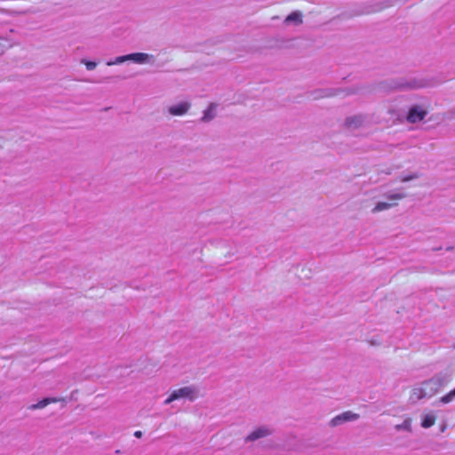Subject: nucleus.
Wrapping results in <instances>:
<instances>
[{
  "label": "nucleus",
  "mask_w": 455,
  "mask_h": 455,
  "mask_svg": "<svg viewBox=\"0 0 455 455\" xmlns=\"http://www.w3.org/2000/svg\"><path fill=\"white\" fill-rule=\"evenodd\" d=\"M445 429H446V425H445V424H443V425L441 427L440 430H441V432H444V431H445Z\"/></svg>",
  "instance_id": "obj_25"
},
{
  "label": "nucleus",
  "mask_w": 455,
  "mask_h": 455,
  "mask_svg": "<svg viewBox=\"0 0 455 455\" xmlns=\"http://www.w3.org/2000/svg\"><path fill=\"white\" fill-rule=\"evenodd\" d=\"M199 397V388L196 386H186L173 390L171 395L164 400L165 405L170 404L175 400L188 399L189 402H194Z\"/></svg>",
  "instance_id": "obj_1"
},
{
  "label": "nucleus",
  "mask_w": 455,
  "mask_h": 455,
  "mask_svg": "<svg viewBox=\"0 0 455 455\" xmlns=\"http://www.w3.org/2000/svg\"><path fill=\"white\" fill-rule=\"evenodd\" d=\"M449 379L442 374L435 375L432 379L421 384L423 393L427 397L434 395Z\"/></svg>",
  "instance_id": "obj_2"
},
{
  "label": "nucleus",
  "mask_w": 455,
  "mask_h": 455,
  "mask_svg": "<svg viewBox=\"0 0 455 455\" xmlns=\"http://www.w3.org/2000/svg\"><path fill=\"white\" fill-rule=\"evenodd\" d=\"M57 401H59V399L47 397V398H44V399L39 401L37 403L30 405L29 409L30 410L43 409L45 406H47L48 404H50L51 403H56Z\"/></svg>",
  "instance_id": "obj_11"
},
{
  "label": "nucleus",
  "mask_w": 455,
  "mask_h": 455,
  "mask_svg": "<svg viewBox=\"0 0 455 455\" xmlns=\"http://www.w3.org/2000/svg\"><path fill=\"white\" fill-rule=\"evenodd\" d=\"M425 86H427V84L424 81L417 80V79H411L410 81H406V82L402 81V82L395 83L394 85V88L405 90V89H417V88H421V87H425Z\"/></svg>",
  "instance_id": "obj_6"
},
{
  "label": "nucleus",
  "mask_w": 455,
  "mask_h": 455,
  "mask_svg": "<svg viewBox=\"0 0 455 455\" xmlns=\"http://www.w3.org/2000/svg\"><path fill=\"white\" fill-rule=\"evenodd\" d=\"M127 60H128V55L126 54V55H123V56H118L114 60L108 61L107 65L108 66L118 65V64H122Z\"/></svg>",
  "instance_id": "obj_17"
},
{
  "label": "nucleus",
  "mask_w": 455,
  "mask_h": 455,
  "mask_svg": "<svg viewBox=\"0 0 455 455\" xmlns=\"http://www.w3.org/2000/svg\"><path fill=\"white\" fill-rule=\"evenodd\" d=\"M395 429L396 431L404 430L407 432H411V419H405L403 423L395 425Z\"/></svg>",
  "instance_id": "obj_14"
},
{
  "label": "nucleus",
  "mask_w": 455,
  "mask_h": 455,
  "mask_svg": "<svg viewBox=\"0 0 455 455\" xmlns=\"http://www.w3.org/2000/svg\"><path fill=\"white\" fill-rule=\"evenodd\" d=\"M365 121V117L358 115V116H349L346 119V126L350 130H355L356 128L361 127Z\"/></svg>",
  "instance_id": "obj_7"
},
{
  "label": "nucleus",
  "mask_w": 455,
  "mask_h": 455,
  "mask_svg": "<svg viewBox=\"0 0 455 455\" xmlns=\"http://www.w3.org/2000/svg\"><path fill=\"white\" fill-rule=\"evenodd\" d=\"M285 22H294L295 24H300L302 23V15L299 12H293L286 17Z\"/></svg>",
  "instance_id": "obj_13"
},
{
  "label": "nucleus",
  "mask_w": 455,
  "mask_h": 455,
  "mask_svg": "<svg viewBox=\"0 0 455 455\" xmlns=\"http://www.w3.org/2000/svg\"><path fill=\"white\" fill-rule=\"evenodd\" d=\"M385 196L389 200H399L405 197V195L403 193H387Z\"/></svg>",
  "instance_id": "obj_19"
},
{
  "label": "nucleus",
  "mask_w": 455,
  "mask_h": 455,
  "mask_svg": "<svg viewBox=\"0 0 455 455\" xmlns=\"http://www.w3.org/2000/svg\"><path fill=\"white\" fill-rule=\"evenodd\" d=\"M10 43L4 37H0V54L4 52V49L10 47Z\"/></svg>",
  "instance_id": "obj_22"
},
{
  "label": "nucleus",
  "mask_w": 455,
  "mask_h": 455,
  "mask_svg": "<svg viewBox=\"0 0 455 455\" xmlns=\"http://www.w3.org/2000/svg\"><path fill=\"white\" fill-rule=\"evenodd\" d=\"M273 434V429L268 426H260L254 429L250 435H248L245 438V442H254L259 439L267 437Z\"/></svg>",
  "instance_id": "obj_3"
},
{
  "label": "nucleus",
  "mask_w": 455,
  "mask_h": 455,
  "mask_svg": "<svg viewBox=\"0 0 455 455\" xmlns=\"http://www.w3.org/2000/svg\"><path fill=\"white\" fill-rule=\"evenodd\" d=\"M128 55V60H132L137 64H146L154 62L155 57L148 53L134 52Z\"/></svg>",
  "instance_id": "obj_5"
},
{
  "label": "nucleus",
  "mask_w": 455,
  "mask_h": 455,
  "mask_svg": "<svg viewBox=\"0 0 455 455\" xmlns=\"http://www.w3.org/2000/svg\"><path fill=\"white\" fill-rule=\"evenodd\" d=\"M215 116V104L212 103L207 109L204 111V116L202 117L203 122H209L212 120Z\"/></svg>",
  "instance_id": "obj_12"
},
{
  "label": "nucleus",
  "mask_w": 455,
  "mask_h": 455,
  "mask_svg": "<svg viewBox=\"0 0 455 455\" xmlns=\"http://www.w3.org/2000/svg\"><path fill=\"white\" fill-rule=\"evenodd\" d=\"M419 178V174L418 173H413L411 175H407V176H403L401 178V181L402 182H408L410 180H412L414 179H417Z\"/></svg>",
  "instance_id": "obj_23"
},
{
  "label": "nucleus",
  "mask_w": 455,
  "mask_h": 455,
  "mask_svg": "<svg viewBox=\"0 0 455 455\" xmlns=\"http://www.w3.org/2000/svg\"><path fill=\"white\" fill-rule=\"evenodd\" d=\"M455 398V388L441 398L443 403H449Z\"/></svg>",
  "instance_id": "obj_18"
},
{
  "label": "nucleus",
  "mask_w": 455,
  "mask_h": 455,
  "mask_svg": "<svg viewBox=\"0 0 455 455\" xmlns=\"http://www.w3.org/2000/svg\"><path fill=\"white\" fill-rule=\"evenodd\" d=\"M342 423H344L343 419H342V417L341 415H337L336 417H334L331 421H330V425L331 427H337V426H339L341 425Z\"/></svg>",
  "instance_id": "obj_20"
},
{
  "label": "nucleus",
  "mask_w": 455,
  "mask_h": 455,
  "mask_svg": "<svg viewBox=\"0 0 455 455\" xmlns=\"http://www.w3.org/2000/svg\"><path fill=\"white\" fill-rule=\"evenodd\" d=\"M423 398H427V396L424 395L423 389H422L421 386L418 387H414L411 390L410 400L412 403H416V402H418V401H419L420 399H423Z\"/></svg>",
  "instance_id": "obj_10"
},
{
  "label": "nucleus",
  "mask_w": 455,
  "mask_h": 455,
  "mask_svg": "<svg viewBox=\"0 0 455 455\" xmlns=\"http://www.w3.org/2000/svg\"><path fill=\"white\" fill-rule=\"evenodd\" d=\"M394 205H395V204L379 202V203L376 204L375 207L371 210V212L372 213H376V212H382V211H386V210L390 209Z\"/></svg>",
  "instance_id": "obj_15"
},
{
  "label": "nucleus",
  "mask_w": 455,
  "mask_h": 455,
  "mask_svg": "<svg viewBox=\"0 0 455 455\" xmlns=\"http://www.w3.org/2000/svg\"><path fill=\"white\" fill-rule=\"evenodd\" d=\"M436 415L434 411H428L421 415V424L423 428H429L435 425Z\"/></svg>",
  "instance_id": "obj_9"
},
{
  "label": "nucleus",
  "mask_w": 455,
  "mask_h": 455,
  "mask_svg": "<svg viewBox=\"0 0 455 455\" xmlns=\"http://www.w3.org/2000/svg\"><path fill=\"white\" fill-rule=\"evenodd\" d=\"M134 435H135L136 437L140 438V437H141L142 433H141V431H136V432L134 433Z\"/></svg>",
  "instance_id": "obj_24"
},
{
  "label": "nucleus",
  "mask_w": 455,
  "mask_h": 455,
  "mask_svg": "<svg viewBox=\"0 0 455 455\" xmlns=\"http://www.w3.org/2000/svg\"><path fill=\"white\" fill-rule=\"evenodd\" d=\"M340 415H341L342 419H343L344 422L354 421V420H356L357 419H359V415L358 414L354 413V412H352L350 411L342 412Z\"/></svg>",
  "instance_id": "obj_16"
},
{
  "label": "nucleus",
  "mask_w": 455,
  "mask_h": 455,
  "mask_svg": "<svg viewBox=\"0 0 455 455\" xmlns=\"http://www.w3.org/2000/svg\"><path fill=\"white\" fill-rule=\"evenodd\" d=\"M190 105L188 102H180L179 104L171 106L169 113L172 116H183L189 108Z\"/></svg>",
  "instance_id": "obj_8"
},
{
  "label": "nucleus",
  "mask_w": 455,
  "mask_h": 455,
  "mask_svg": "<svg viewBox=\"0 0 455 455\" xmlns=\"http://www.w3.org/2000/svg\"><path fill=\"white\" fill-rule=\"evenodd\" d=\"M81 62L86 66V68L88 70H93L97 67V63L95 61L86 60L85 59H83Z\"/></svg>",
  "instance_id": "obj_21"
},
{
  "label": "nucleus",
  "mask_w": 455,
  "mask_h": 455,
  "mask_svg": "<svg viewBox=\"0 0 455 455\" xmlns=\"http://www.w3.org/2000/svg\"><path fill=\"white\" fill-rule=\"evenodd\" d=\"M427 111L419 106H413L410 108L407 116L408 122L411 124L418 123L425 118Z\"/></svg>",
  "instance_id": "obj_4"
}]
</instances>
